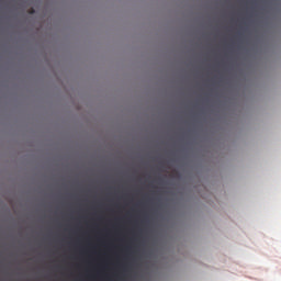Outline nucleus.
Returning a JSON list of instances; mask_svg holds the SVG:
<instances>
[{
  "instance_id": "nucleus-1",
  "label": "nucleus",
  "mask_w": 281,
  "mask_h": 281,
  "mask_svg": "<svg viewBox=\"0 0 281 281\" xmlns=\"http://www.w3.org/2000/svg\"><path fill=\"white\" fill-rule=\"evenodd\" d=\"M30 13H31V14H34V9H31Z\"/></svg>"
}]
</instances>
